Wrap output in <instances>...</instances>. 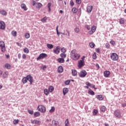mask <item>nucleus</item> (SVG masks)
Returning <instances> with one entry per match:
<instances>
[{
  "label": "nucleus",
  "mask_w": 126,
  "mask_h": 126,
  "mask_svg": "<svg viewBox=\"0 0 126 126\" xmlns=\"http://www.w3.org/2000/svg\"><path fill=\"white\" fill-rule=\"evenodd\" d=\"M71 58L74 61H77L80 58V55L76 52V50H73L70 53Z\"/></svg>",
  "instance_id": "f257e3e1"
},
{
  "label": "nucleus",
  "mask_w": 126,
  "mask_h": 126,
  "mask_svg": "<svg viewBox=\"0 0 126 126\" xmlns=\"http://www.w3.org/2000/svg\"><path fill=\"white\" fill-rule=\"evenodd\" d=\"M110 58L112 61H118L119 60V56L116 53H113L110 56Z\"/></svg>",
  "instance_id": "f03ea898"
},
{
  "label": "nucleus",
  "mask_w": 126,
  "mask_h": 126,
  "mask_svg": "<svg viewBox=\"0 0 126 126\" xmlns=\"http://www.w3.org/2000/svg\"><path fill=\"white\" fill-rule=\"evenodd\" d=\"M37 110L41 113H45L46 112V107L43 105H38L37 107Z\"/></svg>",
  "instance_id": "7ed1b4c3"
},
{
  "label": "nucleus",
  "mask_w": 126,
  "mask_h": 126,
  "mask_svg": "<svg viewBox=\"0 0 126 126\" xmlns=\"http://www.w3.org/2000/svg\"><path fill=\"white\" fill-rule=\"evenodd\" d=\"M48 55L46 53H41L39 55V57H38L36 59L37 61H40V60H43V59H45V58H47Z\"/></svg>",
  "instance_id": "20e7f679"
},
{
  "label": "nucleus",
  "mask_w": 126,
  "mask_h": 126,
  "mask_svg": "<svg viewBox=\"0 0 126 126\" xmlns=\"http://www.w3.org/2000/svg\"><path fill=\"white\" fill-rule=\"evenodd\" d=\"M85 65V62L83 60H80L78 62V67L79 68H81Z\"/></svg>",
  "instance_id": "39448f33"
},
{
  "label": "nucleus",
  "mask_w": 126,
  "mask_h": 126,
  "mask_svg": "<svg viewBox=\"0 0 126 126\" xmlns=\"http://www.w3.org/2000/svg\"><path fill=\"white\" fill-rule=\"evenodd\" d=\"M0 47L1 48V51L3 53L5 52V44H4V42L3 41H0Z\"/></svg>",
  "instance_id": "423d86ee"
},
{
  "label": "nucleus",
  "mask_w": 126,
  "mask_h": 126,
  "mask_svg": "<svg viewBox=\"0 0 126 126\" xmlns=\"http://www.w3.org/2000/svg\"><path fill=\"white\" fill-rule=\"evenodd\" d=\"M31 124L32 125H37V126H40L41 125V121L38 120H31Z\"/></svg>",
  "instance_id": "0eeeda50"
},
{
  "label": "nucleus",
  "mask_w": 126,
  "mask_h": 126,
  "mask_svg": "<svg viewBox=\"0 0 126 126\" xmlns=\"http://www.w3.org/2000/svg\"><path fill=\"white\" fill-rule=\"evenodd\" d=\"M60 52H61L60 46H57L55 48H54L53 49V53H54V54H56V55H58V54H60Z\"/></svg>",
  "instance_id": "6e6552de"
},
{
  "label": "nucleus",
  "mask_w": 126,
  "mask_h": 126,
  "mask_svg": "<svg viewBox=\"0 0 126 126\" xmlns=\"http://www.w3.org/2000/svg\"><path fill=\"white\" fill-rule=\"evenodd\" d=\"M96 26H93L91 28V30L89 32V34L92 35L96 31Z\"/></svg>",
  "instance_id": "1a4fd4ad"
},
{
  "label": "nucleus",
  "mask_w": 126,
  "mask_h": 126,
  "mask_svg": "<svg viewBox=\"0 0 126 126\" xmlns=\"http://www.w3.org/2000/svg\"><path fill=\"white\" fill-rule=\"evenodd\" d=\"M0 29L1 30L5 29V23L3 21H0Z\"/></svg>",
  "instance_id": "9d476101"
},
{
  "label": "nucleus",
  "mask_w": 126,
  "mask_h": 126,
  "mask_svg": "<svg viewBox=\"0 0 126 126\" xmlns=\"http://www.w3.org/2000/svg\"><path fill=\"white\" fill-rule=\"evenodd\" d=\"M27 78L28 81L30 82V84H32V83L33 82V77H32L31 75H28L27 76Z\"/></svg>",
  "instance_id": "9b49d317"
},
{
  "label": "nucleus",
  "mask_w": 126,
  "mask_h": 126,
  "mask_svg": "<svg viewBox=\"0 0 126 126\" xmlns=\"http://www.w3.org/2000/svg\"><path fill=\"white\" fill-rule=\"evenodd\" d=\"M87 75V72L86 71L83 70L80 72V77H85Z\"/></svg>",
  "instance_id": "f8f14e48"
},
{
  "label": "nucleus",
  "mask_w": 126,
  "mask_h": 126,
  "mask_svg": "<svg viewBox=\"0 0 126 126\" xmlns=\"http://www.w3.org/2000/svg\"><path fill=\"white\" fill-rule=\"evenodd\" d=\"M114 115L117 118H122V115L121 114V112L119 110H116L114 112Z\"/></svg>",
  "instance_id": "ddd939ff"
},
{
  "label": "nucleus",
  "mask_w": 126,
  "mask_h": 126,
  "mask_svg": "<svg viewBox=\"0 0 126 126\" xmlns=\"http://www.w3.org/2000/svg\"><path fill=\"white\" fill-rule=\"evenodd\" d=\"M110 74H111V72L109 71L106 70L104 72L105 77H109V76H110Z\"/></svg>",
  "instance_id": "4468645a"
},
{
  "label": "nucleus",
  "mask_w": 126,
  "mask_h": 126,
  "mask_svg": "<svg viewBox=\"0 0 126 126\" xmlns=\"http://www.w3.org/2000/svg\"><path fill=\"white\" fill-rule=\"evenodd\" d=\"M59 122L56 121V120L52 121V126H59Z\"/></svg>",
  "instance_id": "2eb2a0df"
},
{
  "label": "nucleus",
  "mask_w": 126,
  "mask_h": 126,
  "mask_svg": "<svg viewBox=\"0 0 126 126\" xmlns=\"http://www.w3.org/2000/svg\"><path fill=\"white\" fill-rule=\"evenodd\" d=\"M63 92L64 96H65V94L68 92V89L67 88H64Z\"/></svg>",
  "instance_id": "dca6fc26"
},
{
  "label": "nucleus",
  "mask_w": 126,
  "mask_h": 126,
  "mask_svg": "<svg viewBox=\"0 0 126 126\" xmlns=\"http://www.w3.org/2000/svg\"><path fill=\"white\" fill-rule=\"evenodd\" d=\"M43 93L46 95V96H48L50 94V92L47 89H45L43 91Z\"/></svg>",
  "instance_id": "f3484780"
},
{
  "label": "nucleus",
  "mask_w": 126,
  "mask_h": 126,
  "mask_svg": "<svg viewBox=\"0 0 126 126\" xmlns=\"http://www.w3.org/2000/svg\"><path fill=\"white\" fill-rule=\"evenodd\" d=\"M96 98L99 100V101H102L104 99V97L102 95L99 94L96 96Z\"/></svg>",
  "instance_id": "a211bd4d"
},
{
  "label": "nucleus",
  "mask_w": 126,
  "mask_h": 126,
  "mask_svg": "<svg viewBox=\"0 0 126 126\" xmlns=\"http://www.w3.org/2000/svg\"><path fill=\"white\" fill-rule=\"evenodd\" d=\"M125 19L124 18H121L119 19L120 24H125Z\"/></svg>",
  "instance_id": "6ab92c4d"
},
{
  "label": "nucleus",
  "mask_w": 126,
  "mask_h": 126,
  "mask_svg": "<svg viewBox=\"0 0 126 126\" xmlns=\"http://www.w3.org/2000/svg\"><path fill=\"white\" fill-rule=\"evenodd\" d=\"M93 8V6H88L87 8V11L88 12H91V11H92V9Z\"/></svg>",
  "instance_id": "aec40b11"
},
{
  "label": "nucleus",
  "mask_w": 126,
  "mask_h": 126,
  "mask_svg": "<svg viewBox=\"0 0 126 126\" xmlns=\"http://www.w3.org/2000/svg\"><path fill=\"white\" fill-rule=\"evenodd\" d=\"M77 75V71L75 69H72V75L73 76H76Z\"/></svg>",
  "instance_id": "412c9836"
},
{
  "label": "nucleus",
  "mask_w": 126,
  "mask_h": 126,
  "mask_svg": "<svg viewBox=\"0 0 126 126\" xmlns=\"http://www.w3.org/2000/svg\"><path fill=\"white\" fill-rule=\"evenodd\" d=\"M0 14H2V15H3L4 16H5L6 15H7V12L5 10H1L0 11Z\"/></svg>",
  "instance_id": "4be33fe9"
},
{
  "label": "nucleus",
  "mask_w": 126,
  "mask_h": 126,
  "mask_svg": "<svg viewBox=\"0 0 126 126\" xmlns=\"http://www.w3.org/2000/svg\"><path fill=\"white\" fill-rule=\"evenodd\" d=\"M21 8L24 9V10H27V7H26V5L25 3H22L21 5Z\"/></svg>",
  "instance_id": "5701e85b"
},
{
  "label": "nucleus",
  "mask_w": 126,
  "mask_h": 126,
  "mask_svg": "<svg viewBox=\"0 0 126 126\" xmlns=\"http://www.w3.org/2000/svg\"><path fill=\"white\" fill-rule=\"evenodd\" d=\"M57 61L58 63H64V59L63 58H59Z\"/></svg>",
  "instance_id": "b1692460"
},
{
  "label": "nucleus",
  "mask_w": 126,
  "mask_h": 126,
  "mask_svg": "<svg viewBox=\"0 0 126 126\" xmlns=\"http://www.w3.org/2000/svg\"><path fill=\"white\" fill-rule=\"evenodd\" d=\"M54 90V87H53L52 86H50L48 88V91H49L50 93H52V92H53Z\"/></svg>",
  "instance_id": "393cba45"
},
{
  "label": "nucleus",
  "mask_w": 126,
  "mask_h": 126,
  "mask_svg": "<svg viewBox=\"0 0 126 126\" xmlns=\"http://www.w3.org/2000/svg\"><path fill=\"white\" fill-rule=\"evenodd\" d=\"M58 72H63V68L62 66H60L58 69Z\"/></svg>",
  "instance_id": "a878e982"
},
{
  "label": "nucleus",
  "mask_w": 126,
  "mask_h": 126,
  "mask_svg": "<svg viewBox=\"0 0 126 126\" xmlns=\"http://www.w3.org/2000/svg\"><path fill=\"white\" fill-rule=\"evenodd\" d=\"M35 5L36 8H40V7H42V6H43V5L41 3H36Z\"/></svg>",
  "instance_id": "bb28decb"
},
{
  "label": "nucleus",
  "mask_w": 126,
  "mask_h": 126,
  "mask_svg": "<svg viewBox=\"0 0 126 126\" xmlns=\"http://www.w3.org/2000/svg\"><path fill=\"white\" fill-rule=\"evenodd\" d=\"M60 57H61L62 59H63V60H64V59L66 58V54L65 53H61L60 54Z\"/></svg>",
  "instance_id": "cd10ccee"
},
{
  "label": "nucleus",
  "mask_w": 126,
  "mask_h": 126,
  "mask_svg": "<svg viewBox=\"0 0 126 126\" xmlns=\"http://www.w3.org/2000/svg\"><path fill=\"white\" fill-rule=\"evenodd\" d=\"M88 93L90 95H95V93L93 91L91 90V89H89Z\"/></svg>",
  "instance_id": "c85d7f7f"
},
{
  "label": "nucleus",
  "mask_w": 126,
  "mask_h": 126,
  "mask_svg": "<svg viewBox=\"0 0 126 126\" xmlns=\"http://www.w3.org/2000/svg\"><path fill=\"white\" fill-rule=\"evenodd\" d=\"M27 81H28V79H27V76L26 77H24L22 79V82L23 83L25 84L27 83Z\"/></svg>",
  "instance_id": "c756f323"
},
{
  "label": "nucleus",
  "mask_w": 126,
  "mask_h": 126,
  "mask_svg": "<svg viewBox=\"0 0 126 126\" xmlns=\"http://www.w3.org/2000/svg\"><path fill=\"white\" fill-rule=\"evenodd\" d=\"M8 75V71L4 72L3 74V77H4V78H6Z\"/></svg>",
  "instance_id": "7c9ffc66"
},
{
  "label": "nucleus",
  "mask_w": 126,
  "mask_h": 126,
  "mask_svg": "<svg viewBox=\"0 0 126 126\" xmlns=\"http://www.w3.org/2000/svg\"><path fill=\"white\" fill-rule=\"evenodd\" d=\"M101 112H102V113L105 112L106 111V107L105 106H102L100 108Z\"/></svg>",
  "instance_id": "2f4dec72"
},
{
  "label": "nucleus",
  "mask_w": 126,
  "mask_h": 126,
  "mask_svg": "<svg viewBox=\"0 0 126 126\" xmlns=\"http://www.w3.org/2000/svg\"><path fill=\"white\" fill-rule=\"evenodd\" d=\"M47 47L48 49H53L54 48V45L51 44H47Z\"/></svg>",
  "instance_id": "473e14b6"
},
{
  "label": "nucleus",
  "mask_w": 126,
  "mask_h": 126,
  "mask_svg": "<svg viewBox=\"0 0 126 126\" xmlns=\"http://www.w3.org/2000/svg\"><path fill=\"white\" fill-rule=\"evenodd\" d=\"M40 112H39L38 111L35 112L34 113V116L35 117L40 116Z\"/></svg>",
  "instance_id": "72a5a7b5"
},
{
  "label": "nucleus",
  "mask_w": 126,
  "mask_h": 126,
  "mask_svg": "<svg viewBox=\"0 0 126 126\" xmlns=\"http://www.w3.org/2000/svg\"><path fill=\"white\" fill-rule=\"evenodd\" d=\"M11 34L14 37H16V36H17V32L15 31H12L11 32Z\"/></svg>",
  "instance_id": "f704fd0d"
},
{
  "label": "nucleus",
  "mask_w": 126,
  "mask_h": 126,
  "mask_svg": "<svg viewBox=\"0 0 126 126\" xmlns=\"http://www.w3.org/2000/svg\"><path fill=\"white\" fill-rule=\"evenodd\" d=\"M47 19H48V18H47V17H45L41 20V22H43V23H45V22L47 21Z\"/></svg>",
  "instance_id": "c9c22d12"
},
{
  "label": "nucleus",
  "mask_w": 126,
  "mask_h": 126,
  "mask_svg": "<svg viewBox=\"0 0 126 126\" xmlns=\"http://www.w3.org/2000/svg\"><path fill=\"white\" fill-rule=\"evenodd\" d=\"M52 5V3H48V11L49 12H51V6Z\"/></svg>",
  "instance_id": "e433bc0d"
},
{
  "label": "nucleus",
  "mask_w": 126,
  "mask_h": 126,
  "mask_svg": "<svg viewBox=\"0 0 126 126\" xmlns=\"http://www.w3.org/2000/svg\"><path fill=\"white\" fill-rule=\"evenodd\" d=\"M77 9L76 7H73L72 9V11L73 12V13H76V12H77Z\"/></svg>",
  "instance_id": "4c0bfd02"
},
{
  "label": "nucleus",
  "mask_w": 126,
  "mask_h": 126,
  "mask_svg": "<svg viewBox=\"0 0 126 126\" xmlns=\"http://www.w3.org/2000/svg\"><path fill=\"white\" fill-rule=\"evenodd\" d=\"M25 37L26 39H29L30 38V34L28 33H25Z\"/></svg>",
  "instance_id": "58836bf2"
},
{
  "label": "nucleus",
  "mask_w": 126,
  "mask_h": 126,
  "mask_svg": "<svg viewBox=\"0 0 126 126\" xmlns=\"http://www.w3.org/2000/svg\"><path fill=\"white\" fill-rule=\"evenodd\" d=\"M93 113L94 116H96V115H97V114H98V110H97L96 109H94L93 112Z\"/></svg>",
  "instance_id": "ea45409f"
},
{
  "label": "nucleus",
  "mask_w": 126,
  "mask_h": 126,
  "mask_svg": "<svg viewBox=\"0 0 126 126\" xmlns=\"http://www.w3.org/2000/svg\"><path fill=\"white\" fill-rule=\"evenodd\" d=\"M65 126H69V122H68V119H67L65 122Z\"/></svg>",
  "instance_id": "a19ab883"
},
{
  "label": "nucleus",
  "mask_w": 126,
  "mask_h": 126,
  "mask_svg": "<svg viewBox=\"0 0 126 126\" xmlns=\"http://www.w3.org/2000/svg\"><path fill=\"white\" fill-rule=\"evenodd\" d=\"M5 67H6V68H7L8 69H10V67H11L10 64L8 63L5 64Z\"/></svg>",
  "instance_id": "79ce46f5"
},
{
  "label": "nucleus",
  "mask_w": 126,
  "mask_h": 126,
  "mask_svg": "<svg viewBox=\"0 0 126 126\" xmlns=\"http://www.w3.org/2000/svg\"><path fill=\"white\" fill-rule=\"evenodd\" d=\"M90 46L91 48H94L95 47V43L94 42H91L90 43Z\"/></svg>",
  "instance_id": "37998d69"
},
{
  "label": "nucleus",
  "mask_w": 126,
  "mask_h": 126,
  "mask_svg": "<svg viewBox=\"0 0 126 126\" xmlns=\"http://www.w3.org/2000/svg\"><path fill=\"white\" fill-rule=\"evenodd\" d=\"M61 52L64 54V53L66 52V49L65 48L63 47V48L61 49Z\"/></svg>",
  "instance_id": "c03bdc74"
},
{
  "label": "nucleus",
  "mask_w": 126,
  "mask_h": 126,
  "mask_svg": "<svg viewBox=\"0 0 126 126\" xmlns=\"http://www.w3.org/2000/svg\"><path fill=\"white\" fill-rule=\"evenodd\" d=\"M13 123L14 125H17V124H18V123H19V120H14L13 121Z\"/></svg>",
  "instance_id": "a18cd8bd"
},
{
  "label": "nucleus",
  "mask_w": 126,
  "mask_h": 126,
  "mask_svg": "<svg viewBox=\"0 0 126 126\" xmlns=\"http://www.w3.org/2000/svg\"><path fill=\"white\" fill-rule=\"evenodd\" d=\"M93 60H96V59H97V55H96L95 52L93 55Z\"/></svg>",
  "instance_id": "49530a36"
},
{
  "label": "nucleus",
  "mask_w": 126,
  "mask_h": 126,
  "mask_svg": "<svg viewBox=\"0 0 126 126\" xmlns=\"http://www.w3.org/2000/svg\"><path fill=\"white\" fill-rule=\"evenodd\" d=\"M24 53H26V54H28L29 53V50L28 48H25L24 49Z\"/></svg>",
  "instance_id": "de8ad7c7"
},
{
  "label": "nucleus",
  "mask_w": 126,
  "mask_h": 126,
  "mask_svg": "<svg viewBox=\"0 0 126 126\" xmlns=\"http://www.w3.org/2000/svg\"><path fill=\"white\" fill-rule=\"evenodd\" d=\"M50 113H53V112H55V107H52L51 110H49Z\"/></svg>",
  "instance_id": "09e8293b"
},
{
  "label": "nucleus",
  "mask_w": 126,
  "mask_h": 126,
  "mask_svg": "<svg viewBox=\"0 0 126 126\" xmlns=\"http://www.w3.org/2000/svg\"><path fill=\"white\" fill-rule=\"evenodd\" d=\"M74 31H75V32L76 33H78V32H79V31H80L79 28H75V29H74Z\"/></svg>",
  "instance_id": "8fccbe9b"
},
{
  "label": "nucleus",
  "mask_w": 126,
  "mask_h": 126,
  "mask_svg": "<svg viewBox=\"0 0 126 126\" xmlns=\"http://www.w3.org/2000/svg\"><path fill=\"white\" fill-rule=\"evenodd\" d=\"M69 83H70V81L69 80H66L64 82V84L66 85H68L69 84Z\"/></svg>",
  "instance_id": "3c124183"
},
{
  "label": "nucleus",
  "mask_w": 126,
  "mask_h": 126,
  "mask_svg": "<svg viewBox=\"0 0 126 126\" xmlns=\"http://www.w3.org/2000/svg\"><path fill=\"white\" fill-rule=\"evenodd\" d=\"M28 113L29 114H31V115H33V114H34V111H33V110H29Z\"/></svg>",
  "instance_id": "603ef678"
},
{
  "label": "nucleus",
  "mask_w": 126,
  "mask_h": 126,
  "mask_svg": "<svg viewBox=\"0 0 126 126\" xmlns=\"http://www.w3.org/2000/svg\"><path fill=\"white\" fill-rule=\"evenodd\" d=\"M86 84L87 85V86H89V87H92V85L90 83H89V82H87L86 83Z\"/></svg>",
  "instance_id": "864d4df0"
},
{
  "label": "nucleus",
  "mask_w": 126,
  "mask_h": 126,
  "mask_svg": "<svg viewBox=\"0 0 126 126\" xmlns=\"http://www.w3.org/2000/svg\"><path fill=\"white\" fill-rule=\"evenodd\" d=\"M70 4L71 6H73L74 5V2H73V1L72 0H70Z\"/></svg>",
  "instance_id": "5fc2aeb1"
},
{
  "label": "nucleus",
  "mask_w": 126,
  "mask_h": 126,
  "mask_svg": "<svg viewBox=\"0 0 126 126\" xmlns=\"http://www.w3.org/2000/svg\"><path fill=\"white\" fill-rule=\"evenodd\" d=\"M105 47L107 49H110V44L106 43Z\"/></svg>",
  "instance_id": "6e6d98bb"
},
{
  "label": "nucleus",
  "mask_w": 126,
  "mask_h": 126,
  "mask_svg": "<svg viewBox=\"0 0 126 126\" xmlns=\"http://www.w3.org/2000/svg\"><path fill=\"white\" fill-rule=\"evenodd\" d=\"M95 67L96 68V70H98V69H99V68H100V66H99V64L96 63L95 64Z\"/></svg>",
  "instance_id": "4d7b16f0"
},
{
  "label": "nucleus",
  "mask_w": 126,
  "mask_h": 126,
  "mask_svg": "<svg viewBox=\"0 0 126 126\" xmlns=\"http://www.w3.org/2000/svg\"><path fill=\"white\" fill-rule=\"evenodd\" d=\"M41 68H42V69L43 70H45V69H46V68H47V66H46V65H45L41 66Z\"/></svg>",
  "instance_id": "13d9d810"
},
{
  "label": "nucleus",
  "mask_w": 126,
  "mask_h": 126,
  "mask_svg": "<svg viewBox=\"0 0 126 126\" xmlns=\"http://www.w3.org/2000/svg\"><path fill=\"white\" fill-rule=\"evenodd\" d=\"M95 50V52H96V53H98V54H100V49L96 48Z\"/></svg>",
  "instance_id": "bf43d9fd"
},
{
  "label": "nucleus",
  "mask_w": 126,
  "mask_h": 126,
  "mask_svg": "<svg viewBox=\"0 0 126 126\" xmlns=\"http://www.w3.org/2000/svg\"><path fill=\"white\" fill-rule=\"evenodd\" d=\"M86 28L87 29H88V30H90V29H91V28L90 27V26H89V25H86Z\"/></svg>",
  "instance_id": "052dcab7"
},
{
  "label": "nucleus",
  "mask_w": 126,
  "mask_h": 126,
  "mask_svg": "<svg viewBox=\"0 0 126 126\" xmlns=\"http://www.w3.org/2000/svg\"><path fill=\"white\" fill-rule=\"evenodd\" d=\"M76 2L77 3H78V4L81 3V0H76Z\"/></svg>",
  "instance_id": "680f3d73"
},
{
  "label": "nucleus",
  "mask_w": 126,
  "mask_h": 126,
  "mask_svg": "<svg viewBox=\"0 0 126 126\" xmlns=\"http://www.w3.org/2000/svg\"><path fill=\"white\" fill-rule=\"evenodd\" d=\"M26 57H27L26 55L23 54V55H22V58H23L24 60H25V59H26Z\"/></svg>",
  "instance_id": "e2e57ef3"
},
{
  "label": "nucleus",
  "mask_w": 126,
  "mask_h": 126,
  "mask_svg": "<svg viewBox=\"0 0 126 126\" xmlns=\"http://www.w3.org/2000/svg\"><path fill=\"white\" fill-rule=\"evenodd\" d=\"M110 43L112 44V45H114L115 41H114V40H111V41H110Z\"/></svg>",
  "instance_id": "0e129e2a"
},
{
  "label": "nucleus",
  "mask_w": 126,
  "mask_h": 126,
  "mask_svg": "<svg viewBox=\"0 0 126 126\" xmlns=\"http://www.w3.org/2000/svg\"><path fill=\"white\" fill-rule=\"evenodd\" d=\"M36 1H35V0H33L32 1V5H35V4L36 5Z\"/></svg>",
  "instance_id": "69168bd1"
},
{
  "label": "nucleus",
  "mask_w": 126,
  "mask_h": 126,
  "mask_svg": "<svg viewBox=\"0 0 126 126\" xmlns=\"http://www.w3.org/2000/svg\"><path fill=\"white\" fill-rule=\"evenodd\" d=\"M85 58H86V57H85V56H83L82 57V58H81L82 61H84V59H85Z\"/></svg>",
  "instance_id": "338daca9"
},
{
  "label": "nucleus",
  "mask_w": 126,
  "mask_h": 126,
  "mask_svg": "<svg viewBox=\"0 0 126 126\" xmlns=\"http://www.w3.org/2000/svg\"><path fill=\"white\" fill-rule=\"evenodd\" d=\"M122 106L123 108H125V107H126V103H123Z\"/></svg>",
  "instance_id": "774afa93"
}]
</instances>
